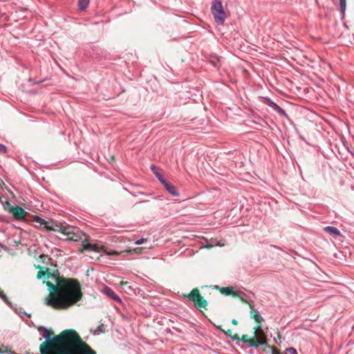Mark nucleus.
Wrapping results in <instances>:
<instances>
[{"label":"nucleus","instance_id":"ddd939ff","mask_svg":"<svg viewBox=\"0 0 354 354\" xmlns=\"http://www.w3.org/2000/svg\"><path fill=\"white\" fill-rule=\"evenodd\" d=\"M324 231L333 236L341 235L340 231L337 227L333 226H326L324 228Z\"/></svg>","mask_w":354,"mask_h":354},{"label":"nucleus","instance_id":"f257e3e1","mask_svg":"<svg viewBox=\"0 0 354 354\" xmlns=\"http://www.w3.org/2000/svg\"><path fill=\"white\" fill-rule=\"evenodd\" d=\"M51 335L50 330L44 328L46 341L40 345L41 354H97L75 330H65L53 338Z\"/></svg>","mask_w":354,"mask_h":354},{"label":"nucleus","instance_id":"9d476101","mask_svg":"<svg viewBox=\"0 0 354 354\" xmlns=\"http://www.w3.org/2000/svg\"><path fill=\"white\" fill-rule=\"evenodd\" d=\"M49 225H46V230L48 231H55V232H59L62 234H64V230L68 225H64L63 224L60 223H55L53 221L49 222Z\"/></svg>","mask_w":354,"mask_h":354},{"label":"nucleus","instance_id":"393cba45","mask_svg":"<svg viewBox=\"0 0 354 354\" xmlns=\"http://www.w3.org/2000/svg\"><path fill=\"white\" fill-rule=\"evenodd\" d=\"M158 180L162 183L163 186L168 182L166 179H165L164 176L158 179Z\"/></svg>","mask_w":354,"mask_h":354},{"label":"nucleus","instance_id":"4be33fe9","mask_svg":"<svg viewBox=\"0 0 354 354\" xmlns=\"http://www.w3.org/2000/svg\"><path fill=\"white\" fill-rule=\"evenodd\" d=\"M0 298L6 303H8V299L3 291H0Z\"/></svg>","mask_w":354,"mask_h":354},{"label":"nucleus","instance_id":"6ab92c4d","mask_svg":"<svg viewBox=\"0 0 354 354\" xmlns=\"http://www.w3.org/2000/svg\"><path fill=\"white\" fill-rule=\"evenodd\" d=\"M339 6L341 12L344 15L346 7V0H339Z\"/></svg>","mask_w":354,"mask_h":354},{"label":"nucleus","instance_id":"39448f33","mask_svg":"<svg viewBox=\"0 0 354 354\" xmlns=\"http://www.w3.org/2000/svg\"><path fill=\"white\" fill-rule=\"evenodd\" d=\"M64 230V235L66 236V239L73 241H81L85 234L82 233L79 228L68 225Z\"/></svg>","mask_w":354,"mask_h":354},{"label":"nucleus","instance_id":"f8f14e48","mask_svg":"<svg viewBox=\"0 0 354 354\" xmlns=\"http://www.w3.org/2000/svg\"><path fill=\"white\" fill-rule=\"evenodd\" d=\"M165 189L173 196H178L179 193L176 189V187L173 185L170 182H167V184L164 185Z\"/></svg>","mask_w":354,"mask_h":354},{"label":"nucleus","instance_id":"6e6552de","mask_svg":"<svg viewBox=\"0 0 354 354\" xmlns=\"http://www.w3.org/2000/svg\"><path fill=\"white\" fill-rule=\"evenodd\" d=\"M5 209L12 214L15 218L17 220L24 218L27 214V212L19 206L10 207V208H7V207L5 206Z\"/></svg>","mask_w":354,"mask_h":354},{"label":"nucleus","instance_id":"412c9836","mask_svg":"<svg viewBox=\"0 0 354 354\" xmlns=\"http://www.w3.org/2000/svg\"><path fill=\"white\" fill-rule=\"evenodd\" d=\"M46 272H48V269L46 270V272L43 270L39 271L37 275V278L41 279L42 277H44Z\"/></svg>","mask_w":354,"mask_h":354},{"label":"nucleus","instance_id":"f03ea898","mask_svg":"<svg viewBox=\"0 0 354 354\" xmlns=\"http://www.w3.org/2000/svg\"><path fill=\"white\" fill-rule=\"evenodd\" d=\"M57 284L46 283L50 290L44 304L56 310L66 309L82 298L83 293L79 281L74 279L56 277Z\"/></svg>","mask_w":354,"mask_h":354},{"label":"nucleus","instance_id":"aec40b11","mask_svg":"<svg viewBox=\"0 0 354 354\" xmlns=\"http://www.w3.org/2000/svg\"><path fill=\"white\" fill-rule=\"evenodd\" d=\"M286 353L288 354H297L296 349L293 347H289L286 348Z\"/></svg>","mask_w":354,"mask_h":354},{"label":"nucleus","instance_id":"bb28decb","mask_svg":"<svg viewBox=\"0 0 354 354\" xmlns=\"http://www.w3.org/2000/svg\"><path fill=\"white\" fill-rule=\"evenodd\" d=\"M2 17H4V19H3L4 21L8 20V17L4 12L3 13L0 12V18H2Z\"/></svg>","mask_w":354,"mask_h":354},{"label":"nucleus","instance_id":"9b49d317","mask_svg":"<svg viewBox=\"0 0 354 354\" xmlns=\"http://www.w3.org/2000/svg\"><path fill=\"white\" fill-rule=\"evenodd\" d=\"M102 292L114 301H116L119 303L122 302V300L119 296H118L110 287L105 286L103 288Z\"/></svg>","mask_w":354,"mask_h":354},{"label":"nucleus","instance_id":"4468645a","mask_svg":"<svg viewBox=\"0 0 354 354\" xmlns=\"http://www.w3.org/2000/svg\"><path fill=\"white\" fill-rule=\"evenodd\" d=\"M34 221L36 223L39 224L40 226H44V228L46 230V225H49L50 223L46 221L45 219L39 217V216H35L34 217Z\"/></svg>","mask_w":354,"mask_h":354},{"label":"nucleus","instance_id":"7ed1b4c3","mask_svg":"<svg viewBox=\"0 0 354 354\" xmlns=\"http://www.w3.org/2000/svg\"><path fill=\"white\" fill-rule=\"evenodd\" d=\"M254 329L253 339H249L247 335H243L241 338H240V341L247 344L249 347L255 348H257L259 345H266L267 338L263 330L260 328V326H257Z\"/></svg>","mask_w":354,"mask_h":354},{"label":"nucleus","instance_id":"e433bc0d","mask_svg":"<svg viewBox=\"0 0 354 354\" xmlns=\"http://www.w3.org/2000/svg\"><path fill=\"white\" fill-rule=\"evenodd\" d=\"M6 353V351H2V350L0 348V354H1V353Z\"/></svg>","mask_w":354,"mask_h":354},{"label":"nucleus","instance_id":"473e14b6","mask_svg":"<svg viewBox=\"0 0 354 354\" xmlns=\"http://www.w3.org/2000/svg\"><path fill=\"white\" fill-rule=\"evenodd\" d=\"M156 176L157 177L158 179H160V178H162L163 176V175H162L160 173H159V174H156Z\"/></svg>","mask_w":354,"mask_h":354},{"label":"nucleus","instance_id":"7c9ffc66","mask_svg":"<svg viewBox=\"0 0 354 354\" xmlns=\"http://www.w3.org/2000/svg\"><path fill=\"white\" fill-rule=\"evenodd\" d=\"M5 206L7 207V208H10V207H13L11 205L9 201H6V203L3 205V207L5 208Z\"/></svg>","mask_w":354,"mask_h":354},{"label":"nucleus","instance_id":"b1692460","mask_svg":"<svg viewBox=\"0 0 354 354\" xmlns=\"http://www.w3.org/2000/svg\"><path fill=\"white\" fill-rule=\"evenodd\" d=\"M145 241H146V239H143V238H141L138 240H137L135 243L136 245H141Z\"/></svg>","mask_w":354,"mask_h":354},{"label":"nucleus","instance_id":"a878e982","mask_svg":"<svg viewBox=\"0 0 354 354\" xmlns=\"http://www.w3.org/2000/svg\"><path fill=\"white\" fill-rule=\"evenodd\" d=\"M151 169L155 175H156V174H159V172L157 171V168L155 165H152L151 166Z\"/></svg>","mask_w":354,"mask_h":354},{"label":"nucleus","instance_id":"2f4dec72","mask_svg":"<svg viewBox=\"0 0 354 354\" xmlns=\"http://www.w3.org/2000/svg\"><path fill=\"white\" fill-rule=\"evenodd\" d=\"M213 246H214L213 243H209V244L206 245L205 247L206 248H209H209H212Z\"/></svg>","mask_w":354,"mask_h":354},{"label":"nucleus","instance_id":"c756f323","mask_svg":"<svg viewBox=\"0 0 354 354\" xmlns=\"http://www.w3.org/2000/svg\"><path fill=\"white\" fill-rule=\"evenodd\" d=\"M28 80H29V82H32L33 84H40V83L44 82V80H39V81H37V82H35V81H33V80L32 78H29Z\"/></svg>","mask_w":354,"mask_h":354},{"label":"nucleus","instance_id":"c9c22d12","mask_svg":"<svg viewBox=\"0 0 354 354\" xmlns=\"http://www.w3.org/2000/svg\"><path fill=\"white\" fill-rule=\"evenodd\" d=\"M6 353H8V354H17L15 352L12 351H6Z\"/></svg>","mask_w":354,"mask_h":354},{"label":"nucleus","instance_id":"72a5a7b5","mask_svg":"<svg viewBox=\"0 0 354 354\" xmlns=\"http://www.w3.org/2000/svg\"><path fill=\"white\" fill-rule=\"evenodd\" d=\"M232 324H234V325H237V324H238V322H237V320H236V319H233L232 320Z\"/></svg>","mask_w":354,"mask_h":354},{"label":"nucleus","instance_id":"f704fd0d","mask_svg":"<svg viewBox=\"0 0 354 354\" xmlns=\"http://www.w3.org/2000/svg\"><path fill=\"white\" fill-rule=\"evenodd\" d=\"M232 333V331L231 330H228L227 332H225V334L231 337Z\"/></svg>","mask_w":354,"mask_h":354},{"label":"nucleus","instance_id":"1a4fd4ad","mask_svg":"<svg viewBox=\"0 0 354 354\" xmlns=\"http://www.w3.org/2000/svg\"><path fill=\"white\" fill-rule=\"evenodd\" d=\"M84 250L90 251V252H99L100 248L97 245L95 244H91L88 243L86 240V239L82 241V247L78 249V251L82 253Z\"/></svg>","mask_w":354,"mask_h":354},{"label":"nucleus","instance_id":"a211bd4d","mask_svg":"<svg viewBox=\"0 0 354 354\" xmlns=\"http://www.w3.org/2000/svg\"><path fill=\"white\" fill-rule=\"evenodd\" d=\"M105 332V326L103 324H101L94 331V335H98L100 333H104Z\"/></svg>","mask_w":354,"mask_h":354},{"label":"nucleus","instance_id":"f3484780","mask_svg":"<svg viewBox=\"0 0 354 354\" xmlns=\"http://www.w3.org/2000/svg\"><path fill=\"white\" fill-rule=\"evenodd\" d=\"M251 313L252 314V318L258 323H260L263 321L262 317L259 315V312L257 310H252Z\"/></svg>","mask_w":354,"mask_h":354},{"label":"nucleus","instance_id":"2eb2a0df","mask_svg":"<svg viewBox=\"0 0 354 354\" xmlns=\"http://www.w3.org/2000/svg\"><path fill=\"white\" fill-rule=\"evenodd\" d=\"M272 108L281 116L287 117L286 111L276 103L272 102Z\"/></svg>","mask_w":354,"mask_h":354},{"label":"nucleus","instance_id":"5701e85b","mask_svg":"<svg viewBox=\"0 0 354 354\" xmlns=\"http://www.w3.org/2000/svg\"><path fill=\"white\" fill-rule=\"evenodd\" d=\"M6 152H7V147L3 144H0V153L4 154Z\"/></svg>","mask_w":354,"mask_h":354},{"label":"nucleus","instance_id":"dca6fc26","mask_svg":"<svg viewBox=\"0 0 354 354\" xmlns=\"http://www.w3.org/2000/svg\"><path fill=\"white\" fill-rule=\"evenodd\" d=\"M90 3V0H78L79 8L82 10H86Z\"/></svg>","mask_w":354,"mask_h":354},{"label":"nucleus","instance_id":"cd10ccee","mask_svg":"<svg viewBox=\"0 0 354 354\" xmlns=\"http://www.w3.org/2000/svg\"><path fill=\"white\" fill-rule=\"evenodd\" d=\"M231 338L232 340H238L240 341V337L237 334L234 335L233 336H231Z\"/></svg>","mask_w":354,"mask_h":354},{"label":"nucleus","instance_id":"20e7f679","mask_svg":"<svg viewBox=\"0 0 354 354\" xmlns=\"http://www.w3.org/2000/svg\"><path fill=\"white\" fill-rule=\"evenodd\" d=\"M211 12L215 22L217 24L223 25L226 19V14L221 0H214L212 1Z\"/></svg>","mask_w":354,"mask_h":354},{"label":"nucleus","instance_id":"0eeeda50","mask_svg":"<svg viewBox=\"0 0 354 354\" xmlns=\"http://www.w3.org/2000/svg\"><path fill=\"white\" fill-rule=\"evenodd\" d=\"M220 291L222 294H224L225 295H232L233 296H237L241 299V300L244 302H246L249 304L250 307L252 308V301H248L245 299L243 296H245V293L241 291H234L233 288L232 286L229 287H223L220 289Z\"/></svg>","mask_w":354,"mask_h":354},{"label":"nucleus","instance_id":"c85d7f7f","mask_svg":"<svg viewBox=\"0 0 354 354\" xmlns=\"http://www.w3.org/2000/svg\"><path fill=\"white\" fill-rule=\"evenodd\" d=\"M108 255H118V252L116 251H111L107 252Z\"/></svg>","mask_w":354,"mask_h":354},{"label":"nucleus","instance_id":"423d86ee","mask_svg":"<svg viewBox=\"0 0 354 354\" xmlns=\"http://www.w3.org/2000/svg\"><path fill=\"white\" fill-rule=\"evenodd\" d=\"M187 299L189 301H194L197 308H205L207 306V301L200 295L199 290L196 288L193 289L187 295Z\"/></svg>","mask_w":354,"mask_h":354}]
</instances>
